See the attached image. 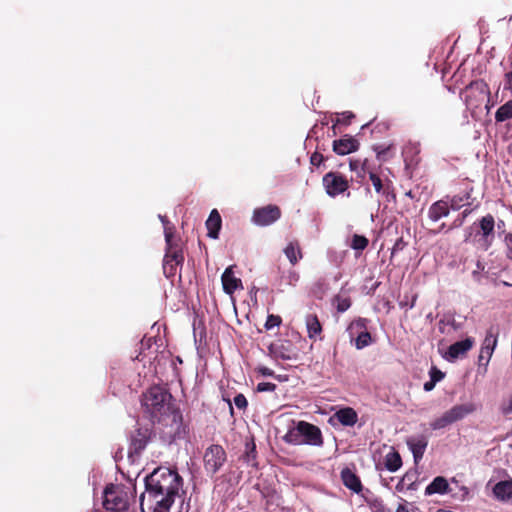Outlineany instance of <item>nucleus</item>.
I'll use <instances>...</instances> for the list:
<instances>
[{
  "instance_id": "6e6552de",
  "label": "nucleus",
  "mask_w": 512,
  "mask_h": 512,
  "mask_svg": "<svg viewBox=\"0 0 512 512\" xmlns=\"http://www.w3.org/2000/svg\"><path fill=\"white\" fill-rule=\"evenodd\" d=\"M152 431L148 427H136L130 434L129 456H139L151 440Z\"/></svg>"
},
{
  "instance_id": "09e8293b",
  "label": "nucleus",
  "mask_w": 512,
  "mask_h": 512,
  "mask_svg": "<svg viewBox=\"0 0 512 512\" xmlns=\"http://www.w3.org/2000/svg\"><path fill=\"white\" fill-rule=\"evenodd\" d=\"M501 410L504 415L512 413V394L510 395L508 403L506 405H503Z\"/></svg>"
},
{
  "instance_id": "7ed1b4c3",
  "label": "nucleus",
  "mask_w": 512,
  "mask_h": 512,
  "mask_svg": "<svg viewBox=\"0 0 512 512\" xmlns=\"http://www.w3.org/2000/svg\"><path fill=\"white\" fill-rule=\"evenodd\" d=\"M135 488L123 484L106 486L103 495V506L107 512H136Z\"/></svg>"
},
{
  "instance_id": "4c0bfd02",
  "label": "nucleus",
  "mask_w": 512,
  "mask_h": 512,
  "mask_svg": "<svg viewBox=\"0 0 512 512\" xmlns=\"http://www.w3.org/2000/svg\"><path fill=\"white\" fill-rule=\"evenodd\" d=\"M351 306V300L350 298H342V297H337V305H336V309L338 312L340 313H343L345 312L346 310H348Z\"/></svg>"
},
{
  "instance_id": "4468645a",
  "label": "nucleus",
  "mask_w": 512,
  "mask_h": 512,
  "mask_svg": "<svg viewBox=\"0 0 512 512\" xmlns=\"http://www.w3.org/2000/svg\"><path fill=\"white\" fill-rule=\"evenodd\" d=\"M475 344V340L472 337H467L464 340L457 341L451 344L445 354V358L448 361H454L458 358L464 357L469 350Z\"/></svg>"
},
{
  "instance_id": "5fc2aeb1",
  "label": "nucleus",
  "mask_w": 512,
  "mask_h": 512,
  "mask_svg": "<svg viewBox=\"0 0 512 512\" xmlns=\"http://www.w3.org/2000/svg\"><path fill=\"white\" fill-rule=\"evenodd\" d=\"M396 512H409V510L407 509V507L403 504H400L397 509H396Z\"/></svg>"
},
{
  "instance_id": "bf43d9fd",
  "label": "nucleus",
  "mask_w": 512,
  "mask_h": 512,
  "mask_svg": "<svg viewBox=\"0 0 512 512\" xmlns=\"http://www.w3.org/2000/svg\"><path fill=\"white\" fill-rule=\"evenodd\" d=\"M471 236H472V232H468L464 241L467 242Z\"/></svg>"
},
{
  "instance_id": "49530a36",
  "label": "nucleus",
  "mask_w": 512,
  "mask_h": 512,
  "mask_svg": "<svg viewBox=\"0 0 512 512\" xmlns=\"http://www.w3.org/2000/svg\"><path fill=\"white\" fill-rule=\"evenodd\" d=\"M256 371L260 373L262 376H274V371L266 366H259L256 368Z\"/></svg>"
},
{
  "instance_id": "0eeeda50",
  "label": "nucleus",
  "mask_w": 512,
  "mask_h": 512,
  "mask_svg": "<svg viewBox=\"0 0 512 512\" xmlns=\"http://www.w3.org/2000/svg\"><path fill=\"white\" fill-rule=\"evenodd\" d=\"M322 184L330 197H337L349 189L348 179L339 172L330 171L322 178Z\"/></svg>"
},
{
  "instance_id": "dca6fc26",
  "label": "nucleus",
  "mask_w": 512,
  "mask_h": 512,
  "mask_svg": "<svg viewBox=\"0 0 512 512\" xmlns=\"http://www.w3.org/2000/svg\"><path fill=\"white\" fill-rule=\"evenodd\" d=\"M333 151L338 155H347L359 148V142L352 136L345 135L343 138L333 141Z\"/></svg>"
},
{
  "instance_id": "473e14b6",
  "label": "nucleus",
  "mask_w": 512,
  "mask_h": 512,
  "mask_svg": "<svg viewBox=\"0 0 512 512\" xmlns=\"http://www.w3.org/2000/svg\"><path fill=\"white\" fill-rule=\"evenodd\" d=\"M285 442L293 445H301L303 444L302 441V434L298 430V424L296 425L295 429L290 430L285 436H284Z\"/></svg>"
},
{
  "instance_id": "37998d69",
  "label": "nucleus",
  "mask_w": 512,
  "mask_h": 512,
  "mask_svg": "<svg viewBox=\"0 0 512 512\" xmlns=\"http://www.w3.org/2000/svg\"><path fill=\"white\" fill-rule=\"evenodd\" d=\"M429 376L431 380L437 383L445 377V374L437 367L433 366L429 371Z\"/></svg>"
},
{
  "instance_id": "2eb2a0df",
  "label": "nucleus",
  "mask_w": 512,
  "mask_h": 512,
  "mask_svg": "<svg viewBox=\"0 0 512 512\" xmlns=\"http://www.w3.org/2000/svg\"><path fill=\"white\" fill-rule=\"evenodd\" d=\"M233 268V265L227 267L221 276L223 291L228 295H233L236 290L243 288L242 280L234 275Z\"/></svg>"
},
{
  "instance_id": "423d86ee",
  "label": "nucleus",
  "mask_w": 512,
  "mask_h": 512,
  "mask_svg": "<svg viewBox=\"0 0 512 512\" xmlns=\"http://www.w3.org/2000/svg\"><path fill=\"white\" fill-rule=\"evenodd\" d=\"M226 461V451L219 444L210 445L204 452V469L208 474L214 475L219 472Z\"/></svg>"
},
{
  "instance_id": "f8f14e48",
  "label": "nucleus",
  "mask_w": 512,
  "mask_h": 512,
  "mask_svg": "<svg viewBox=\"0 0 512 512\" xmlns=\"http://www.w3.org/2000/svg\"><path fill=\"white\" fill-rule=\"evenodd\" d=\"M494 227L495 220L491 214H487L483 216L478 221V230L476 232V236L480 235V241H482V245L485 249H488L494 239Z\"/></svg>"
},
{
  "instance_id": "ddd939ff",
  "label": "nucleus",
  "mask_w": 512,
  "mask_h": 512,
  "mask_svg": "<svg viewBox=\"0 0 512 512\" xmlns=\"http://www.w3.org/2000/svg\"><path fill=\"white\" fill-rule=\"evenodd\" d=\"M298 430L302 434L303 444L321 446L323 444V438L321 430L306 421L298 422Z\"/></svg>"
},
{
  "instance_id": "1a4fd4ad",
  "label": "nucleus",
  "mask_w": 512,
  "mask_h": 512,
  "mask_svg": "<svg viewBox=\"0 0 512 512\" xmlns=\"http://www.w3.org/2000/svg\"><path fill=\"white\" fill-rule=\"evenodd\" d=\"M281 217V209L277 205L269 204L256 208L253 211L252 221L258 226H269Z\"/></svg>"
},
{
  "instance_id": "603ef678",
  "label": "nucleus",
  "mask_w": 512,
  "mask_h": 512,
  "mask_svg": "<svg viewBox=\"0 0 512 512\" xmlns=\"http://www.w3.org/2000/svg\"><path fill=\"white\" fill-rule=\"evenodd\" d=\"M435 385H436V382L430 379L429 381L424 383L423 389L426 392H429V391H432L434 389Z\"/></svg>"
},
{
  "instance_id": "a19ab883",
  "label": "nucleus",
  "mask_w": 512,
  "mask_h": 512,
  "mask_svg": "<svg viewBox=\"0 0 512 512\" xmlns=\"http://www.w3.org/2000/svg\"><path fill=\"white\" fill-rule=\"evenodd\" d=\"M326 159L322 153L315 151L310 157V163L313 166L319 167Z\"/></svg>"
},
{
  "instance_id": "6e6d98bb",
  "label": "nucleus",
  "mask_w": 512,
  "mask_h": 512,
  "mask_svg": "<svg viewBox=\"0 0 512 512\" xmlns=\"http://www.w3.org/2000/svg\"><path fill=\"white\" fill-rule=\"evenodd\" d=\"M169 420H170V421H172V420H171V418H169ZM167 421H168V419H167V418H166V420H164V421H163V422H165V425H168V422H167ZM171 425H172V426H175L176 430H178V429H179V427H180V425H181V422L179 423V425H178V426H177L175 423H173V422H171Z\"/></svg>"
},
{
  "instance_id": "bb28decb",
  "label": "nucleus",
  "mask_w": 512,
  "mask_h": 512,
  "mask_svg": "<svg viewBox=\"0 0 512 512\" xmlns=\"http://www.w3.org/2000/svg\"><path fill=\"white\" fill-rule=\"evenodd\" d=\"M498 341V332L493 328H489L486 332V336L483 340L481 348L483 352L489 353V351L494 352Z\"/></svg>"
},
{
  "instance_id": "72a5a7b5",
  "label": "nucleus",
  "mask_w": 512,
  "mask_h": 512,
  "mask_svg": "<svg viewBox=\"0 0 512 512\" xmlns=\"http://www.w3.org/2000/svg\"><path fill=\"white\" fill-rule=\"evenodd\" d=\"M493 355V352L489 351V353L483 352V349H480V353L478 356V369L479 371L482 369V373L485 374L487 372V367L490 362V359Z\"/></svg>"
},
{
  "instance_id": "cd10ccee",
  "label": "nucleus",
  "mask_w": 512,
  "mask_h": 512,
  "mask_svg": "<svg viewBox=\"0 0 512 512\" xmlns=\"http://www.w3.org/2000/svg\"><path fill=\"white\" fill-rule=\"evenodd\" d=\"M473 188L466 190L463 194L454 195L450 198L449 207L452 210H459L464 205L469 204V199L471 198V193Z\"/></svg>"
},
{
  "instance_id": "ea45409f",
  "label": "nucleus",
  "mask_w": 512,
  "mask_h": 512,
  "mask_svg": "<svg viewBox=\"0 0 512 512\" xmlns=\"http://www.w3.org/2000/svg\"><path fill=\"white\" fill-rule=\"evenodd\" d=\"M407 244H408V243H407L406 241H404L403 237H399V238L395 241V243H394V245H393V247H392V249H391V258H392L396 253H398V252L402 251V250L407 246Z\"/></svg>"
},
{
  "instance_id": "412c9836",
  "label": "nucleus",
  "mask_w": 512,
  "mask_h": 512,
  "mask_svg": "<svg viewBox=\"0 0 512 512\" xmlns=\"http://www.w3.org/2000/svg\"><path fill=\"white\" fill-rule=\"evenodd\" d=\"M308 337L312 340L321 339L322 325L316 314H307L305 317Z\"/></svg>"
},
{
  "instance_id": "9b49d317",
  "label": "nucleus",
  "mask_w": 512,
  "mask_h": 512,
  "mask_svg": "<svg viewBox=\"0 0 512 512\" xmlns=\"http://www.w3.org/2000/svg\"><path fill=\"white\" fill-rule=\"evenodd\" d=\"M367 172L376 193L384 196L388 202L396 201V193L392 181L388 178L382 180L381 177L372 170H368Z\"/></svg>"
},
{
  "instance_id": "f704fd0d",
  "label": "nucleus",
  "mask_w": 512,
  "mask_h": 512,
  "mask_svg": "<svg viewBox=\"0 0 512 512\" xmlns=\"http://www.w3.org/2000/svg\"><path fill=\"white\" fill-rule=\"evenodd\" d=\"M355 118V115L350 112V111H346V112H343L341 114V117H337V119L335 120L333 126H332V129H333V134L336 135V131H335V128L337 125H350L352 119Z\"/></svg>"
},
{
  "instance_id": "3c124183",
  "label": "nucleus",
  "mask_w": 512,
  "mask_h": 512,
  "mask_svg": "<svg viewBox=\"0 0 512 512\" xmlns=\"http://www.w3.org/2000/svg\"><path fill=\"white\" fill-rule=\"evenodd\" d=\"M173 232L170 230V229H165V241H166V244H167V247L169 246H173Z\"/></svg>"
},
{
  "instance_id": "f3484780",
  "label": "nucleus",
  "mask_w": 512,
  "mask_h": 512,
  "mask_svg": "<svg viewBox=\"0 0 512 512\" xmlns=\"http://www.w3.org/2000/svg\"><path fill=\"white\" fill-rule=\"evenodd\" d=\"M341 480L343 485L356 494H360L363 490V485L360 477L350 468H343L341 473Z\"/></svg>"
},
{
  "instance_id": "aec40b11",
  "label": "nucleus",
  "mask_w": 512,
  "mask_h": 512,
  "mask_svg": "<svg viewBox=\"0 0 512 512\" xmlns=\"http://www.w3.org/2000/svg\"><path fill=\"white\" fill-rule=\"evenodd\" d=\"M449 212V203L445 200H438L429 207L428 217L433 222H437L441 218L448 216Z\"/></svg>"
},
{
  "instance_id": "c756f323",
  "label": "nucleus",
  "mask_w": 512,
  "mask_h": 512,
  "mask_svg": "<svg viewBox=\"0 0 512 512\" xmlns=\"http://www.w3.org/2000/svg\"><path fill=\"white\" fill-rule=\"evenodd\" d=\"M512 118V99L501 105L495 113L496 123H501Z\"/></svg>"
},
{
  "instance_id": "79ce46f5",
  "label": "nucleus",
  "mask_w": 512,
  "mask_h": 512,
  "mask_svg": "<svg viewBox=\"0 0 512 512\" xmlns=\"http://www.w3.org/2000/svg\"><path fill=\"white\" fill-rule=\"evenodd\" d=\"M234 404L238 409L244 410L248 406V401L246 397L240 393L234 397Z\"/></svg>"
},
{
  "instance_id": "39448f33",
  "label": "nucleus",
  "mask_w": 512,
  "mask_h": 512,
  "mask_svg": "<svg viewBox=\"0 0 512 512\" xmlns=\"http://www.w3.org/2000/svg\"><path fill=\"white\" fill-rule=\"evenodd\" d=\"M487 85L482 81L471 82L462 92L461 96L468 110L474 112L480 108L489 96Z\"/></svg>"
},
{
  "instance_id": "5701e85b",
  "label": "nucleus",
  "mask_w": 512,
  "mask_h": 512,
  "mask_svg": "<svg viewBox=\"0 0 512 512\" xmlns=\"http://www.w3.org/2000/svg\"><path fill=\"white\" fill-rule=\"evenodd\" d=\"M493 493L501 501L512 499V479L496 483L493 487Z\"/></svg>"
},
{
  "instance_id": "a211bd4d",
  "label": "nucleus",
  "mask_w": 512,
  "mask_h": 512,
  "mask_svg": "<svg viewBox=\"0 0 512 512\" xmlns=\"http://www.w3.org/2000/svg\"><path fill=\"white\" fill-rule=\"evenodd\" d=\"M406 443L413 454L415 463H418L423 458L427 448V438L424 435L410 437L407 439Z\"/></svg>"
},
{
  "instance_id": "a878e982",
  "label": "nucleus",
  "mask_w": 512,
  "mask_h": 512,
  "mask_svg": "<svg viewBox=\"0 0 512 512\" xmlns=\"http://www.w3.org/2000/svg\"><path fill=\"white\" fill-rule=\"evenodd\" d=\"M284 253L288 258L289 262L294 266L302 259L303 254L298 241L290 242L284 249Z\"/></svg>"
},
{
  "instance_id": "9d476101",
  "label": "nucleus",
  "mask_w": 512,
  "mask_h": 512,
  "mask_svg": "<svg viewBox=\"0 0 512 512\" xmlns=\"http://www.w3.org/2000/svg\"><path fill=\"white\" fill-rule=\"evenodd\" d=\"M369 320L366 318H358L354 320L348 330L350 331V334L353 335V330L356 329L359 333L357 337L355 338V347L360 350L372 343V336L367 331Z\"/></svg>"
},
{
  "instance_id": "e433bc0d",
  "label": "nucleus",
  "mask_w": 512,
  "mask_h": 512,
  "mask_svg": "<svg viewBox=\"0 0 512 512\" xmlns=\"http://www.w3.org/2000/svg\"><path fill=\"white\" fill-rule=\"evenodd\" d=\"M282 323V319L279 315L270 314L267 317V320L265 322V328L267 330H270L274 327L280 326Z\"/></svg>"
},
{
  "instance_id": "7c9ffc66",
  "label": "nucleus",
  "mask_w": 512,
  "mask_h": 512,
  "mask_svg": "<svg viewBox=\"0 0 512 512\" xmlns=\"http://www.w3.org/2000/svg\"><path fill=\"white\" fill-rule=\"evenodd\" d=\"M270 351L277 359L292 360L296 358V354L292 353L285 345L270 346Z\"/></svg>"
},
{
  "instance_id": "13d9d810",
  "label": "nucleus",
  "mask_w": 512,
  "mask_h": 512,
  "mask_svg": "<svg viewBox=\"0 0 512 512\" xmlns=\"http://www.w3.org/2000/svg\"><path fill=\"white\" fill-rule=\"evenodd\" d=\"M477 268H478L479 270H484L485 266H484L480 261H478V262H477Z\"/></svg>"
},
{
  "instance_id": "6ab92c4d",
  "label": "nucleus",
  "mask_w": 512,
  "mask_h": 512,
  "mask_svg": "<svg viewBox=\"0 0 512 512\" xmlns=\"http://www.w3.org/2000/svg\"><path fill=\"white\" fill-rule=\"evenodd\" d=\"M207 236L212 239H218L222 227V219L217 209H213L206 220Z\"/></svg>"
},
{
  "instance_id": "c03bdc74",
  "label": "nucleus",
  "mask_w": 512,
  "mask_h": 512,
  "mask_svg": "<svg viewBox=\"0 0 512 512\" xmlns=\"http://www.w3.org/2000/svg\"><path fill=\"white\" fill-rule=\"evenodd\" d=\"M276 384L271 382H260L258 383L256 390L258 392H268V391H274L276 389Z\"/></svg>"
},
{
  "instance_id": "c9c22d12",
  "label": "nucleus",
  "mask_w": 512,
  "mask_h": 512,
  "mask_svg": "<svg viewBox=\"0 0 512 512\" xmlns=\"http://www.w3.org/2000/svg\"><path fill=\"white\" fill-rule=\"evenodd\" d=\"M369 244L368 239L363 235L354 234L352 237L351 247L354 250L362 251L364 250Z\"/></svg>"
},
{
  "instance_id": "a18cd8bd",
  "label": "nucleus",
  "mask_w": 512,
  "mask_h": 512,
  "mask_svg": "<svg viewBox=\"0 0 512 512\" xmlns=\"http://www.w3.org/2000/svg\"><path fill=\"white\" fill-rule=\"evenodd\" d=\"M471 213V210H468V209H465L462 213H461V217L456 219L454 222H453V225L451 228L453 227H458V226H461L463 221L465 220V218Z\"/></svg>"
},
{
  "instance_id": "c85d7f7f",
  "label": "nucleus",
  "mask_w": 512,
  "mask_h": 512,
  "mask_svg": "<svg viewBox=\"0 0 512 512\" xmlns=\"http://www.w3.org/2000/svg\"><path fill=\"white\" fill-rule=\"evenodd\" d=\"M402 466V459L400 454L393 450L389 452L385 457V467L390 472L397 471Z\"/></svg>"
},
{
  "instance_id": "f257e3e1",
  "label": "nucleus",
  "mask_w": 512,
  "mask_h": 512,
  "mask_svg": "<svg viewBox=\"0 0 512 512\" xmlns=\"http://www.w3.org/2000/svg\"><path fill=\"white\" fill-rule=\"evenodd\" d=\"M183 478L176 469L158 467L145 477L140 496L142 512H170L176 498L185 494Z\"/></svg>"
},
{
  "instance_id": "864d4df0",
  "label": "nucleus",
  "mask_w": 512,
  "mask_h": 512,
  "mask_svg": "<svg viewBox=\"0 0 512 512\" xmlns=\"http://www.w3.org/2000/svg\"><path fill=\"white\" fill-rule=\"evenodd\" d=\"M388 149H389V147H387L385 149H380V147H376L375 151L377 153L378 159H384V155L386 154Z\"/></svg>"
},
{
  "instance_id": "393cba45",
  "label": "nucleus",
  "mask_w": 512,
  "mask_h": 512,
  "mask_svg": "<svg viewBox=\"0 0 512 512\" xmlns=\"http://www.w3.org/2000/svg\"><path fill=\"white\" fill-rule=\"evenodd\" d=\"M448 488H449L448 481L442 476H437L426 487L425 494L426 495H432V494H436V493L444 494L448 491Z\"/></svg>"
},
{
  "instance_id": "8fccbe9b",
  "label": "nucleus",
  "mask_w": 512,
  "mask_h": 512,
  "mask_svg": "<svg viewBox=\"0 0 512 512\" xmlns=\"http://www.w3.org/2000/svg\"><path fill=\"white\" fill-rule=\"evenodd\" d=\"M505 241H506V245H507V249H508L507 255L509 258L512 259V234H508L505 237Z\"/></svg>"
},
{
  "instance_id": "2f4dec72",
  "label": "nucleus",
  "mask_w": 512,
  "mask_h": 512,
  "mask_svg": "<svg viewBox=\"0 0 512 512\" xmlns=\"http://www.w3.org/2000/svg\"><path fill=\"white\" fill-rule=\"evenodd\" d=\"M366 502L372 512H390L383 500L379 497L367 499Z\"/></svg>"
},
{
  "instance_id": "f03ea898",
  "label": "nucleus",
  "mask_w": 512,
  "mask_h": 512,
  "mask_svg": "<svg viewBox=\"0 0 512 512\" xmlns=\"http://www.w3.org/2000/svg\"><path fill=\"white\" fill-rule=\"evenodd\" d=\"M142 406L153 421H164L171 418L177 426L182 422V414L173 404L169 390L162 385H153L142 395Z\"/></svg>"
},
{
  "instance_id": "b1692460",
  "label": "nucleus",
  "mask_w": 512,
  "mask_h": 512,
  "mask_svg": "<svg viewBox=\"0 0 512 512\" xmlns=\"http://www.w3.org/2000/svg\"><path fill=\"white\" fill-rule=\"evenodd\" d=\"M183 261L184 255L181 248H179L178 245L167 247V251L164 257V268L169 264H171V268H173L172 263H174L175 265H181Z\"/></svg>"
},
{
  "instance_id": "4be33fe9",
  "label": "nucleus",
  "mask_w": 512,
  "mask_h": 512,
  "mask_svg": "<svg viewBox=\"0 0 512 512\" xmlns=\"http://www.w3.org/2000/svg\"><path fill=\"white\" fill-rule=\"evenodd\" d=\"M334 416L343 426H353L358 420L357 412L351 407L339 409Z\"/></svg>"
},
{
  "instance_id": "052dcab7",
  "label": "nucleus",
  "mask_w": 512,
  "mask_h": 512,
  "mask_svg": "<svg viewBox=\"0 0 512 512\" xmlns=\"http://www.w3.org/2000/svg\"><path fill=\"white\" fill-rule=\"evenodd\" d=\"M436 512H452V511L448 510V509H438Z\"/></svg>"
},
{
  "instance_id": "20e7f679",
  "label": "nucleus",
  "mask_w": 512,
  "mask_h": 512,
  "mask_svg": "<svg viewBox=\"0 0 512 512\" xmlns=\"http://www.w3.org/2000/svg\"><path fill=\"white\" fill-rule=\"evenodd\" d=\"M477 409L476 405L472 402L454 405L451 409L447 410L440 417L434 419L430 423L433 430L444 429L447 426L464 419L469 414H472Z\"/></svg>"
},
{
  "instance_id": "de8ad7c7",
  "label": "nucleus",
  "mask_w": 512,
  "mask_h": 512,
  "mask_svg": "<svg viewBox=\"0 0 512 512\" xmlns=\"http://www.w3.org/2000/svg\"><path fill=\"white\" fill-rule=\"evenodd\" d=\"M360 165L362 170L366 172V161L361 164L359 160H350L349 166L352 171H356Z\"/></svg>"
},
{
  "instance_id": "4d7b16f0",
  "label": "nucleus",
  "mask_w": 512,
  "mask_h": 512,
  "mask_svg": "<svg viewBox=\"0 0 512 512\" xmlns=\"http://www.w3.org/2000/svg\"><path fill=\"white\" fill-rule=\"evenodd\" d=\"M405 195H406L407 197L411 198V199H413V198H414V194L412 193V191H411V190H409L408 192H406V193H405Z\"/></svg>"
},
{
  "instance_id": "58836bf2",
  "label": "nucleus",
  "mask_w": 512,
  "mask_h": 512,
  "mask_svg": "<svg viewBox=\"0 0 512 512\" xmlns=\"http://www.w3.org/2000/svg\"><path fill=\"white\" fill-rule=\"evenodd\" d=\"M256 459V445L252 441L251 443L246 444V453H245V460L247 462H250L251 460Z\"/></svg>"
}]
</instances>
